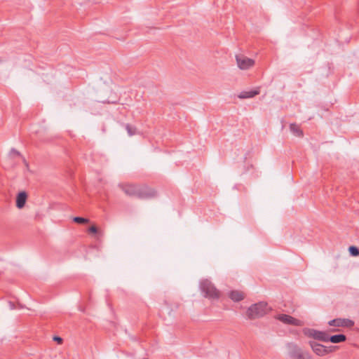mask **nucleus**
I'll return each instance as SVG.
<instances>
[{"instance_id":"1","label":"nucleus","mask_w":359,"mask_h":359,"mask_svg":"<svg viewBox=\"0 0 359 359\" xmlns=\"http://www.w3.org/2000/svg\"><path fill=\"white\" fill-rule=\"evenodd\" d=\"M121 190L130 197H135L139 199H150L157 196V192L154 189L147 186L137 184H119Z\"/></svg>"},{"instance_id":"21","label":"nucleus","mask_w":359,"mask_h":359,"mask_svg":"<svg viewBox=\"0 0 359 359\" xmlns=\"http://www.w3.org/2000/svg\"><path fill=\"white\" fill-rule=\"evenodd\" d=\"M53 341H56L58 344H61L63 341V339L59 336H54Z\"/></svg>"},{"instance_id":"5","label":"nucleus","mask_w":359,"mask_h":359,"mask_svg":"<svg viewBox=\"0 0 359 359\" xmlns=\"http://www.w3.org/2000/svg\"><path fill=\"white\" fill-rule=\"evenodd\" d=\"M303 334L314 340L327 342V332L325 331H320L313 328L305 327L302 330Z\"/></svg>"},{"instance_id":"11","label":"nucleus","mask_w":359,"mask_h":359,"mask_svg":"<svg viewBox=\"0 0 359 359\" xmlns=\"http://www.w3.org/2000/svg\"><path fill=\"white\" fill-rule=\"evenodd\" d=\"M346 339V336L344 334H337L334 335H329L327 334V342L330 341L332 344H339L344 342Z\"/></svg>"},{"instance_id":"6","label":"nucleus","mask_w":359,"mask_h":359,"mask_svg":"<svg viewBox=\"0 0 359 359\" xmlns=\"http://www.w3.org/2000/svg\"><path fill=\"white\" fill-rule=\"evenodd\" d=\"M236 60L238 67L243 70L248 69L255 65V61L252 59L244 55H236Z\"/></svg>"},{"instance_id":"4","label":"nucleus","mask_w":359,"mask_h":359,"mask_svg":"<svg viewBox=\"0 0 359 359\" xmlns=\"http://www.w3.org/2000/svg\"><path fill=\"white\" fill-rule=\"evenodd\" d=\"M288 355L291 359H313L311 354L304 351L297 344L293 342L287 344Z\"/></svg>"},{"instance_id":"14","label":"nucleus","mask_w":359,"mask_h":359,"mask_svg":"<svg viewBox=\"0 0 359 359\" xmlns=\"http://www.w3.org/2000/svg\"><path fill=\"white\" fill-rule=\"evenodd\" d=\"M290 130L292 134L297 137H302L304 136V133L300 127L296 123H291L290 125Z\"/></svg>"},{"instance_id":"15","label":"nucleus","mask_w":359,"mask_h":359,"mask_svg":"<svg viewBox=\"0 0 359 359\" xmlns=\"http://www.w3.org/2000/svg\"><path fill=\"white\" fill-rule=\"evenodd\" d=\"M123 126H124L129 136H133L137 133V128L135 126L129 123L123 124Z\"/></svg>"},{"instance_id":"17","label":"nucleus","mask_w":359,"mask_h":359,"mask_svg":"<svg viewBox=\"0 0 359 359\" xmlns=\"http://www.w3.org/2000/svg\"><path fill=\"white\" fill-rule=\"evenodd\" d=\"M348 252L353 257H357L359 255V248L355 245H351L348 248Z\"/></svg>"},{"instance_id":"18","label":"nucleus","mask_w":359,"mask_h":359,"mask_svg":"<svg viewBox=\"0 0 359 359\" xmlns=\"http://www.w3.org/2000/svg\"><path fill=\"white\" fill-rule=\"evenodd\" d=\"M338 348H339L338 346H325L326 355L336 351Z\"/></svg>"},{"instance_id":"9","label":"nucleus","mask_w":359,"mask_h":359,"mask_svg":"<svg viewBox=\"0 0 359 359\" xmlns=\"http://www.w3.org/2000/svg\"><path fill=\"white\" fill-rule=\"evenodd\" d=\"M309 345L315 354L318 356L326 355L325 346L316 342V341H309Z\"/></svg>"},{"instance_id":"20","label":"nucleus","mask_w":359,"mask_h":359,"mask_svg":"<svg viewBox=\"0 0 359 359\" xmlns=\"http://www.w3.org/2000/svg\"><path fill=\"white\" fill-rule=\"evenodd\" d=\"M10 156H22L21 154L15 149H11L10 151Z\"/></svg>"},{"instance_id":"8","label":"nucleus","mask_w":359,"mask_h":359,"mask_svg":"<svg viewBox=\"0 0 359 359\" xmlns=\"http://www.w3.org/2000/svg\"><path fill=\"white\" fill-rule=\"evenodd\" d=\"M276 318L280 322L286 324L294 326H301L302 321L287 314H278Z\"/></svg>"},{"instance_id":"16","label":"nucleus","mask_w":359,"mask_h":359,"mask_svg":"<svg viewBox=\"0 0 359 359\" xmlns=\"http://www.w3.org/2000/svg\"><path fill=\"white\" fill-rule=\"evenodd\" d=\"M73 222L79 224H84L89 222V219L88 218L82 217H73Z\"/></svg>"},{"instance_id":"24","label":"nucleus","mask_w":359,"mask_h":359,"mask_svg":"<svg viewBox=\"0 0 359 359\" xmlns=\"http://www.w3.org/2000/svg\"><path fill=\"white\" fill-rule=\"evenodd\" d=\"M80 311H81L82 312H84V309L83 308H80Z\"/></svg>"},{"instance_id":"10","label":"nucleus","mask_w":359,"mask_h":359,"mask_svg":"<svg viewBox=\"0 0 359 359\" xmlns=\"http://www.w3.org/2000/svg\"><path fill=\"white\" fill-rule=\"evenodd\" d=\"M27 199V194L25 191H20L16 196V207L19 209H22L25 207Z\"/></svg>"},{"instance_id":"2","label":"nucleus","mask_w":359,"mask_h":359,"mask_svg":"<svg viewBox=\"0 0 359 359\" xmlns=\"http://www.w3.org/2000/svg\"><path fill=\"white\" fill-rule=\"evenodd\" d=\"M268 304L264 302L252 304L246 311V316L250 320L263 317L267 313Z\"/></svg>"},{"instance_id":"7","label":"nucleus","mask_w":359,"mask_h":359,"mask_svg":"<svg viewBox=\"0 0 359 359\" xmlns=\"http://www.w3.org/2000/svg\"><path fill=\"white\" fill-rule=\"evenodd\" d=\"M355 323L348 318H335L328 322V325L334 327H352Z\"/></svg>"},{"instance_id":"12","label":"nucleus","mask_w":359,"mask_h":359,"mask_svg":"<svg viewBox=\"0 0 359 359\" xmlns=\"http://www.w3.org/2000/svg\"><path fill=\"white\" fill-rule=\"evenodd\" d=\"M229 297L232 301L235 302H238L242 301L245 298V294L241 291L232 290L230 292Z\"/></svg>"},{"instance_id":"13","label":"nucleus","mask_w":359,"mask_h":359,"mask_svg":"<svg viewBox=\"0 0 359 359\" xmlns=\"http://www.w3.org/2000/svg\"><path fill=\"white\" fill-rule=\"evenodd\" d=\"M260 93L259 90H251L249 91H242L238 95V97L240 99H248L252 98L255 96L259 95Z\"/></svg>"},{"instance_id":"22","label":"nucleus","mask_w":359,"mask_h":359,"mask_svg":"<svg viewBox=\"0 0 359 359\" xmlns=\"http://www.w3.org/2000/svg\"><path fill=\"white\" fill-rule=\"evenodd\" d=\"M8 304H9V307L11 310L13 309H15V304L12 302H8Z\"/></svg>"},{"instance_id":"19","label":"nucleus","mask_w":359,"mask_h":359,"mask_svg":"<svg viewBox=\"0 0 359 359\" xmlns=\"http://www.w3.org/2000/svg\"><path fill=\"white\" fill-rule=\"evenodd\" d=\"M88 231L89 233L96 234L98 233V229L95 226H91L88 228Z\"/></svg>"},{"instance_id":"23","label":"nucleus","mask_w":359,"mask_h":359,"mask_svg":"<svg viewBox=\"0 0 359 359\" xmlns=\"http://www.w3.org/2000/svg\"><path fill=\"white\" fill-rule=\"evenodd\" d=\"M23 161H24V163L27 165V161H26V160H25V158H23Z\"/></svg>"},{"instance_id":"3","label":"nucleus","mask_w":359,"mask_h":359,"mask_svg":"<svg viewBox=\"0 0 359 359\" xmlns=\"http://www.w3.org/2000/svg\"><path fill=\"white\" fill-rule=\"evenodd\" d=\"M199 287L205 298L212 299H218L219 298L220 293L219 290L210 280L208 279L202 280L200 282Z\"/></svg>"}]
</instances>
